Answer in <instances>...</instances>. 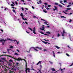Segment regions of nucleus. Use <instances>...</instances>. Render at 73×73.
I'll use <instances>...</instances> for the list:
<instances>
[{"mask_svg": "<svg viewBox=\"0 0 73 73\" xmlns=\"http://www.w3.org/2000/svg\"><path fill=\"white\" fill-rule=\"evenodd\" d=\"M39 49V50H41L42 49V48L41 47H40L38 46H36L35 47H31L29 50V51H27V52H28V53H30V51L31 50V49H34V50H35L36 52H38V50H37L36 49Z\"/></svg>", "mask_w": 73, "mask_h": 73, "instance_id": "nucleus-1", "label": "nucleus"}, {"mask_svg": "<svg viewBox=\"0 0 73 73\" xmlns=\"http://www.w3.org/2000/svg\"><path fill=\"white\" fill-rule=\"evenodd\" d=\"M17 60H18V61H19L20 60H21V61H22V60H24V61H25L26 62V68H27V61H26V60H25V59H21V58H18V59H17Z\"/></svg>", "mask_w": 73, "mask_h": 73, "instance_id": "nucleus-2", "label": "nucleus"}, {"mask_svg": "<svg viewBox=\"0 0 73 73\" xmlns=\"http://www.w3.org/2000/svg\"><path fill=\"white\" fill-rule=\"evenodd\" d=\"M65 35H67L66 33L65 32V30H63L62 33V36H64Z\"/></svg>", "mask_w": 73, "mask_h": 73, "instance_id": "nucleus-3", "label": "nucleus"}, {"mask_svg": "<svg viewBox=\"0 0 73 73\" xmlns=\"http://www.w3.org/2000/svg\"><path fill=\"white\" fill-rule=\"evenodd\" d=\"M31 70V69L29 68H27L26 69L25 71L26 72V73H27V72H28L29 73V71Z\"/></svg>", "mask_w": 73, "mask_h": 73, "instance_id": "nucleus-4", "label": "nucleus"}, {"mask_svg": "<svg viewBox=\"0 0 73 73\" xmlns=\"http://www.w3.org/2000/svg\"><path fill=\"white\" fill-rule=\"evenodd\" d=\"M0 42H3V41L5 42L6 41H7V40L6 39L4 40V39H2V38H0Z\"/></svg>", "mask_w": 73, "mask_h": 73, "instance_id": "nucleus-5", "label": "nucleus"}, {"mask_svg": "<svg viewBox=\"0 0 73 73\" xmlns=\"http://www.w3.org/2000/svg\"><path fill=\"white\" fill-rule=\"evenodd\" d=\"M36 28L35 27H34L33 28V33H34V34H36Z\"/></svg>", "mask_w": 73, "mask_h": 73, "instance_id": "nucleus-6", "label": "nucleus"}, {"mask_svg": "<svg viewBox=\"0 0 73 73\" xmlns=\"http://www.w3.org/2000/svg\"><path fill=\"white\" fill-rule=\"evenodd\" d=\"M20 16H21L22 19L24 18L23 17H24V15H23V13H22L20 14Z\"/></svg>", "mask_w": 73, "mask_h": 73, "instance_id": "nucleus-7", "label": "nucleus"}, {"mask_svg": "<svg viewBox=\"0 0 73 73\" xmlns=\"http://www.w3.org/2000/svg\"><path fill=\"white\" fill-rule=\"evenodd\" d=\"M52 52L53 53V55L54 57H55V54L54 53V52L53 51H52Z\"/></svg>", "mask_w": 73, "mask_h": 73, "instance_id": "nucleus-8", "label": "nucleus"}, {"mask_svg": "<svg viewBox=\"0 0 73 73\" xmlns=\"http://www.w3.org/2000/svg\"><path fill=\"white\" fill-rule=\"evenodd\" d=\"M16 41V42H17V44H18V45L19 43V42H17V40H14V41Z\"/></svg>", "mask_w": 73, "mask_h": 73, "instance_id": "nucleus-9", "label": "nucleus"}, {"mask_svg": "<svg viewBox=\"0 0 73 73\" xmlns=\"http://www.w3.org/2000/svg\"><path fill=\"white\" fill-rule=\"evenodd\" d=\"M42 61H39L37 64L36 65H38L39 64H41V62Z\"/></svg>", "mask_w": 73, "mask_h": 73, "instance_id": "nucleus-10", "label": "nucleus"}, {"mask_svg": "<svg viewBox=\"0 0 73 73\" xmlns=\"http://www.w3.org/2000/svg\"><path fill=\"white\" fill-rule=\"evenodd\" d=\"M51 70H52V71H56V70L54 68H52L51 69Z\"/></svg>", "mask_w": 73, "mask_h": 73, "instance_id": "nucleus-11", "label": "nucleus"}, {"mask_svg": "<svg viewBox=\"0 0 73 73\" xmlns=\"http://www.w3.org/2000/svg\"><path fill=\"white\" fill-rule=\"evenodd\" d=\"M10 50H11V49H7V50L8 51V53L9 54H10V53H9V51Z\"/></svg>", "mask_w": 73, "mask_h": 73, "instance_id": "nucleus-12", "label": "nucleus"}, {"mask_svg": "<svg viewBox=\"0 0 73 73\" xmlns=\"http://www.w3.org/2000/svg\"><path fill=\"white\" fill-rule=\"evenodd\" d=\"M45 7L46 8L47 10H48V9H49V8H48V6H45Z\"/></svg>", "mask_w": 73, "mask_h": 73, "instance_id": "nucleus-13", "label": "nucleus"}, {"mask_svg": "<svg viewBox=\"0 0 73 73\" xmlns=\"http://www.w3.org/2000/svg\"><path fill=\"white\" fill-rule=\"evenodd\" d=\"M55 47L57 49H60V47L57 46H55Z\"/></svg>", "mask_w": 73, "mask_h": 73, "instance_id": "nucleus-14", "label": "nucleus"}, {"mask_svg": "<svg viewBox=\"0 0 73 73\" xmlns=\"http://www.w3.org/2000/svg\"><path fill=\"white\" fill-rule=\"evenodd\" d=\"M46 33L48 34H50V32L49 31H47L46 32Z\"/></svg>", "mask_w": 73, "mask_h": 73, "instance_id": "nucleus-15", "label": "nucleus"}, {"mask_svg": "<svg viewBox=\"0 0 73 73\" xmlns=\"http://www.w3.org/2000/svg\"><path fill=\"white\" fill-rule=\"evenodd\" d=\"M14 54L15 55H16L17 56H19V54L16 53H15Z\"/></svg>", "mask_w": 73, "mask_h": 73, "instance_id": "nucleus-16", "label": "nucleus"}, {"mask_svg": "<svg viewBox=\"0 0 73 73\" xmlns=\"http://www.w3.org/2000/svg\"><path fill=\"white\" fill-rule=\"evenodd\" d=\"M9 61L10 62H13V60H12V59H11V60H9Z\"/></svg>", "mask_w": 73, "mask_h": 73, "instance_id": "nucleus-17", "label": "nucleus"}, {"mask_svg": "<svg viewBox=\"0 0 73 73\" xmlns=\"http://www.w3.org/2000/svg\"><path fill=\"white\" fill-rule=\"evenodd\" d=\"M28 29H30V30L31 31H33V30L31 28L29 27Z\"/></svg>", "mask_w": 73, "mask_h": 73, "instance_id": "nucleus-18", "label": "nucleus"}, {"mask_svg": "<svg viewBox=\"0 0 73 73\" xmlns=\"http://www.w3.org/2000/svg\"><path fill=\"white\" fill-rule=\"evenodd\" d=\"M60 34L58 33L57 35V37H60Z\"/></svg>", "mask_w": 73, "mask_h": 73, "instance_id": "nucleus-19", "label": "nucleus"}, {"mask_svg": "<svg viewBox=\"0 0 73 73\" xmlns=\"http://www.w3.org/2000/svg\"><path fill=\"white\" fill-rule=\"evenodd\" d=\"M13 12L15 13V14H16V11H15V10L14 9H13Z\"/></svg>", "mask_w": 73, "mask_h": 73, "instance_id": "nucleus-20", "label": "nucleus"}, {"mask_svg": "<svg viewBox=\"0 0 73 73\" xmlns=\"http://www.w3.org/2000/svg\"><path fill=\"white\" fill-rule=\"evenodd\" d=\"M13 47L12 46H10V47L9 48L10 49H13Z\"/></svg>", "mask_w": 73, "mask_h": 73, "instance_id": "nucleus-21", "label": "nucleus"}, {"mask_svg": "<svg viewBox=\"0 0 73 73\" xmlns=\"http://www.w3.org/2000/svg\"><path fill=\"white\" fill-rule=\"evenodd\" d=\"M18 20V21H19V23H21V21L20 20V19H17L16 20Z\"/></svg>", "mask_w": 73, "mask_h": 73, "instance_id": "nucleus-22", "label": "nucleus"}, {"mask_svg": "<svg viewBox=\"0 0 73 73\" xmlns=\"http://www.w3.org/2000/svg\"><path fill=\"white\" fill-rule=\"evenodd\" d=\"M42 29H40L41 30H42L43 31H45L44 30V27H42Z\"/></svg>", "mask_w": 73, "mask_h": 73, "instance_id": "nucleus-23", "label": "nucleus"}, {"mask_svg": "<svg viewBox=\"0 0 73 73\" xmlns=\"http://www.w3.org/2000/svg\"><path fill=\"white\" fill-rule=\"evenodd\" d=\"M43 11L44 12H45V13H47V11H46V10H44Z\"/></svg>", "mask_w": 73, "mask_h": 73, "instance_id": "nucleus-24", "label": "nucleus"}, {"mask_svg": "<svg viewBox=\"0 0 73 73\" xmlns=\"http://www.w3.org/2000/svg\"><path fill=\"white\" fill-rule=\"evenodd\" d=\"M64 3H67V0H64Z\"/></svg>", "mask_w": 73, "mask_h": 73, "instance_id": "nucleus-25", "label": "nucleus"}, {"mask_svg": "<svg viewBox=\"0 0 73 73\" xmlns=\"http://www.w3.org/2000/svg\"><path fill=\"white\" fill-rule=\"evenodd\" d=\"M59 7H61V8H62V6L61 5H59Z\"/></svg>", "mask_w": 73, "mask_h": 73, "instance_id": "nucleus-26", "label": "nucleus"}, {"mask_svg": "<svg viewBox=\"0 0 73 73\" xmlns=\"http://www.w3.org/2000/svg\"><path fill=\"white\" fill-rule=\"evenodd\" d=\"M69 36H70V40H71V41H72V38H71L70 37V35H69Z\"/></svg>", "mask_w": 73, "mask_h": 73, "instance_id": "nucleus-27", "label": "nucleus"}, {"mask_svg": "<svg viewBox=\"0 0 73 73\" xmlns=\"http://www.w3.org/2000/svg\"><path fill=\"white\" fill-rule=\"evenodd\" d=\"M49 62L51 64H53V62L49 61Z\"/></svg>", "mask_w": 73, "mask_h": 73, "instance_id": "nucleus-28", "label": "nucleus"}, {"mask_svg": "<svg viewBox=\"0 0 73 73\" xmlns=\"http://www.w3.org/2000/svg\"><path fill=\"white\" fill-rule=\"evenodd\" d=\"M22 19H23L24 20H27V18H25V19L24 18H23Z\"/></svg>", "mask_w": 73, "mask_h": 73, "instance_id": "nucleus-29", "label": "nucleus"}, {"mask_svg": "<svg viewBox=\"0 0 73 73\" xmlns=\"http://www.w3.org/2000/svg\"><path fill=\"white\" fill-rule=\"evenodd\" d=\"M67 10H70L71 9V8H67Z\"/></svg>", "mask_w": 73, "mask_h": 73, "instance_id": "nucleus-30", "label": "nucleus"}, {"mask_svg": "<svg viewBox=\"0 0 73 73\" xmlns=\"http://www.w3.org/2000/svg\"><path fill=\"white\" fill-rule=\"evenodd\" d=\"M60 17H61V18H66V17H65L64 16H61Z\"/></svg>", "mask_w": 73, "mask_h": 73, "instance_id": "nucleus-31", "label": "nucleus"}, {"mask_svg": "<svg viewBox=\"0 0 73 73\" xmlns=\"http://www.w3.org/2000/svg\"><path fill=\"white\" fill-rule=\"evenodd\" d=\"M7 40H10V41H13L11 39H9V38H7Z\"/></svg>", "mask_w": 73, "mask_h": 73, "instance_id": "nucleus-32", "label": "nucleus"}, {"mask_svg": "<svg viewBox=\"0 0 73 73\" xmlns=\"http://www.w3.org/2000/svg\"><path fill=\"white\" fill-rule=\"evenodd\" d=\"M66 56H68V57L69 56V54H68L66 53Z\"/></svg>", "mask_w": 73, "mask_h": 73, "instance_id": "nucleus-33", "label": "nucleus"}, {"mask_svg": "<svg viewBox=\"0 0 73 73\" xmlns=\"http://www.w3.org/2000/svg\"><path fill=\"white\" fill-rule=\"evenodd\" d=\"M72 20L70 19V21H69V22L70 23H71V22H72Z\"/></svg>", "mask_w": 73, "mask_h": 73, "instance_id": "nucleus-34", "label": "nucleus"}, {"mask_svg": "<svg viewBox=\"0 0 73 73\" xmlns=\"http://www.w3.org/2000/svg\"><path fill=\"white\" fill-rule=\"evenodd\" d=\"M70 5H69L68 6H67V7H68V8H69V7H70Z\"/></svg>", "mask_w": 73, "mask_h": 73, "instance_id": "nucleus-35", "label": "nucleus"}, {"mask_svg": "<svg viewBox=\"0 0 73 73\" xmlns=\"http://www.w3.org/2000/svg\"><path fill=\"white\" fill-rule=\"evenodd\" d=\"M17 52H19V53H20V51H19V50L17 49Z\"/></svg>", "mask_w": 73, "mask_h": 73, "instance_id": "nucleus-36", "label": "nucleus"}, {"mask_svg": "<svg viewBox=\"0 0 73 73\" xmlns=\"http://www.w3.org/2000/svg\"><path fill=\"white\" fill-rule=\"evenodd\" d=\"M11 6H12V7H13L14 6V5H13V4H11Z\"/></svg>", "mask_w": 73, "mask_h": 73, "instance_id": "nucleus-37", "label": "nucleus"}, {"mask_svg": "<svg viewBox=\"0 0 73 73\" xmlns=\"http://www.w3.org/2000/svg\"><path fill=\"white\" fill-rule=\"evenodd\" d=\"M40 33H41V34H42V35H44V33L41 32H40Z\"/></svg>", "mask_w": 73, "mask_h": 73, "instance_id": "nucleus-38", "label": "nucleus"}, {"mask_svg": "<svg viewBox=\"0 0 73 73\" xmlns=\"http://www.w3.org/2000/svg\"><path fill=\"white\" fill-rule=\"evenodd\" d=\"M44 40H45V41H49V40H46L45 39H44Z\"/></svg>", "mask_w": 73, "mask_h": 73, "instance_id": "nucleus-39", "label": "nucleus"}, {"mask_svg": "<svg viewBox=\"0 0 73 73\" xmlns=\"http://www.w3.org/2000/svg\"><path fill=\"white\" fill-rule=\"evenodd\" d=\"M40 68H42V65L40 64Z\"/></svg>", "mask_w": 73, "mask_h": 73, "instance_id": "nucleus-40", "label": "nucleus"}, {"mask_svg": "<svg viewBox=\"0 0 73 73\" xmlns=\"http://www.w3.org/2000/svg\"><path fill=\"white\" fill-rule=\"evenodd\" d=\"M25 24H27V25H28V23L27 22H25Z\"/></svg>", "mask_w": 73, "mask_h": 73, "instance_id": "nucleus-41", "label": "nucleus"}, {"mask_svg": "<svg viewBox=\"0 0 73 73\" xmlns=\"http://www.w3.org/2000/svg\"><path fill=\"white\" fill-rule=\"evenodd\" d=\"M7 9H8V8H5V9H4V11H6V10H7Z\"/></svg>", "mask_w": 73, "mask_h": 73, "instance_id": "nucleus-42", "label": "nucleus"}, {"mask_svg": "<svg viewBox=\"0 0 73 73\" xmlns=\"http://www.w3.org/2000/svg\"><path fill=\"white\" fill-rule=\"evenodd\" d=\"M21 9H22V11H24V8H23V7H22Z\"/></svg>", "mask_w": 73, "mask_h": 73, "instance_id": "nucleus-43", "label": "nucleus"}, {"mask_svg": "<svg viewBox=\"0 0 73 73\" xmlns=\"http://www.w3.org/2000/svg\"><path fill=\"white\" fill-rule=\"evenodd\" d=\"M7 56H8V57H11V58H13V57L11 56H9V55H7Z\"/></svg>", "mask_w": 73, "mask_h": 73, "instance_id": "nucleus-44", "label": "nucleus"}, {"mask_svg": "<svg viewBox=\"0 0 73 73\" xmlns=\"http://www.w3.org/2000/svg\"><path fill=\"white\" fill-rule=\"evenodd\" d=\"M63 12H64V13H65V14H67L68 13H65V12L64 11H63Z\"/></svg>", "mask_w": 73, "mask_h": 73, "instance_id": "nucleus-45", "label": "nucleus"}, {"mask_svg": "<svg viewBox=\"0 0 73 73\" xmlns=\"http://www.w3.org/2000/svg\"><path fill=\"white\" fill-rule=\"evenodd\" d=\"M48 7H50V6H51V5H48Z\"/></svg>", "mask_w": 73, "mask_h": 73, "instance_id": "nucleus-46", "label": "nucleus"}, {"mask_svg": "<svg viewBox=\"0 0 73 73\" xmlns=\"http://www.w3.org/2000/svg\"><path fill=\"white\" fill-rule=\"evenodd\" d=\"M9 73H12V72L11 71H9Z\"/></svg>", "mask_w": 73, "mask_h": 73, "instance_id": "nucleus-47", "label": "nucleus"}, {"mask_svg": "<svg viewBox=\"0 0 73 73\" xmlns=\"http://www.w3.org/2000/svg\"><path fill=\"white\" fill-rule=\"evenodd\" d=\"M53 9V11H54V12H55V11H55V10H54V9L53 8V9Z\"/></svg>", "mask_w": 73, "mask_h": 73, "instance_id": "nucleus-48", "label": "nucleus"}, {"mask_svg": "<svg viewBox=\"0 0 73 73\" xmlns=\"http://www.w3.org/2000/svg\"><path fill=\"white\" fill-rule=\"evenodd\" d=\"M58 9L57 8H55L54 9V10H58Z\"/></svg>", "mask_w": 73, "mask_h": 73, "instance_id": "nucleus-49", "label": "nucleus"}, {"mask_svg": "<svg viewBox=\"0 0 73 73\" xmlns=\"http://www.w3.org/2000/svg\"><path fill=\"white\" fill-rule=\"evenodd\" d=\"M44 4L45 5H48V4H47V3H44Z\"/></svg>", "mask_w": 73, "mask_h": 73, "instance_id": "nucleus-50", "label": "nucleus"}, {"mask_svg": "<svg viewBox=\"0 0 73 73\" xmlns=\"http://www.w3.org/2000/svg\"><path fill=\"white\" fill-rule=\"evenodd\" d=\"M12 3L14 5H15V3H14V2H12Z\"/></svg>", "mask_w": 73, "mask_h": 73, "instance_id": "nucleus-51", "label": "nucleus"}, {"mask_svg": "<svg viewBox=\"0 0 73 73\" xmlns=\"http://www.w3.org/2000/svg\"><path fill=\"white\" fill-rule=\"evenodd\" d=\"M7 53V52H3V53Z\"/></svg>", "mask_w": 73, "mask_h": 73, "instance_id": "nucleus-52", "label": "nucleus"}, {"mask_svg": "<svg viewBox=\"0 0 73 73\" xmlns=\"http://www.w3.org/2000/svg\"><path fill=\"white\" fill-rule=\"evenodd\" d=\"M0 30H1V32H3V30L1 29H0Z\"/></svg>", "mask_w": 73, "mask_h": 73, "instance_id": "nucleus-53", "label": "nucleus"}, {"mask_svg": "<svg viewBox=\"0 0 73 73\" xmlns=\"http://www.w3.org/2000/svg\"><path fill=\"white\" fill-rule=\"evenodd\" d=\"M56 72H57V71H56L55 72H52V73H56Z\"/></svg>", "mask_w": 73, "mask_h": 73, "instance_id": "nucleus-54", "label": "nucleus"}, {"mask_svg": "<svg viewBox=\"0 0 73 73\" xmlns=\"http://www.w3.org/2000/svg\"><path fill=\"white\" fill-rule=\"evenodd\" d=\"M39 3H41V1L40 0L39 1Z\"/></svg>", "mask_w": 73, "mask_h": 73, "instance_id": "nucleus-55", "label": "nucleus"}, {"mask_svg": "<svg viewBox=\"0 0 73 73\" xmlns=\"http://www.w3.org/2000/svg\"><path fill=\"white\" fill-rule=\"evenodd\" d=\"M35 71H36V72H37V73H39V71L38 72H37V71H36V70H35Z\"/></svg>", "mask_w": 73, "mask_h": 73, "instance_id": "nucleus-56", "label": "nucleus"}, {"mask_svg": "<svg viewBox=\"0 0 73 73\" xmlns=\"http://www.w3.org/2000/svg\"><path fill=\"white\" fill-rule=\"evenodd\" d=\"M44 35H46L47 36H49V35H47L46 34H45Z\"/></svg>", "mask_w": 73, "mask_h": 73, "instance_id": "nucleus-57", "label": "nucleus"}, {"mask_svg": "<svg viewBox=\"0 0 73 73\" xmlns=\"http://www.w3.org/2000/svg\"><path fill=\"white\" fill-rule=\"evenodd\" d=\"M55 5H58V3H55Z\"/></svg>", "mask_w": 73, "mask_h": 73, "instance_id": "nucleus-58", "label": "nucleus"}, {"mask_svg": "<svg viewBox=\"0 0 73 73\" xmlns=\"http://www.w3.org/2000/svg\"><path fill=\"white\" fill-rule=\"evenodd\" d=\"M43 50H44V51H46V50H47L46 49H44Z\"/></svg>", "mask_w": 73, "mask_h": 73, "instance_id": "nucleus-59", "label": "nucleus"}, {"mask_svg": "<svg viewBox=\"0 0 73 73\" xmlns=\"http://www.w3.org/2000/svg\"><path fill=\"white\" fill-rule=\"evenodd\" d=\"M21 1H23V2H25V1L23 0H21Z\"/></svg>", "mask_w": 73, "mask_h": 73, "instance_id": "nucleus-60", "label": "nucleus"}, {"mask_svg": "<svg viewBox=\"0 0 73 73\" xmlns=\"http://www.w3.org/2000/svg\"><path fill=\"white\" fill-rule=\"evenodd\" d=\"M60 3H61L62 4V1H60Z\"/></svg>", "mask_w": 73, "mask_h": 73, "instance_id": "nucleus-61", "label": "nucleus"}, {"mask_svg": "<svg viewBox=\"0 0 73 73\" xmlns=\"http://www.w3.org/2000/svg\"><path fill=\"white\" fill-rule=\"evenodd\" d=\"M27 1H31V0H27Z\"/></svg>", "mask_w": 73, "mask_h": 73, "instance_id": "nucleus-62", "label": "nucleus"}, {"mask_svg": "<svg viewBox=\"0 0 73 73\" xmlns=\"http://www.w3.org/2000/svg\"><path fill=\"white\" fill-rule=\"evenodd\" d=\"M32 8L33 9H35V8L33 6H32Z\"/></svg>", "mask_w": 73, "mask_h": 73, "instance_id": "nucleus-63", "label": "nucleus"}, {"mask_svg": "<svg viewBox=\"0 0 73 73\" xmlns=\"http://www.w3.org/2000/svg\"><path fill=\"white\" fill-rule=\"evenodd\" d=\"M18 64H19L18 62H17L16 63V65H18Z\"/></svg>", "mask_w": 73, "mask_h": 73, "instance_id": "nucleus-64", "label": "nucleus"}]
</instances>
